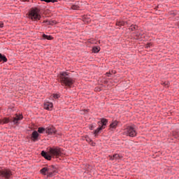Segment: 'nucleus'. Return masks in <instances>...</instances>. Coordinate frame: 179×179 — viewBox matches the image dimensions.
Segmentation results:
<instances>
[{
    "mask_svg": "<svg viewBox=\"0 0 179 179\" xmlns=\"http://www.w3.org/2000/svg\"><path fill=\"white\" fill-rule=\"evenodd\" d=\"M116 26L121 27L122 26H125V21L120 20L116 22Z\"/></svg>",
    "mask_w": 179,
    "mask_h": 179,
    "instance_id": "b1692460",
    "label": "nucleus"
},
{
    "mask_svg": "<svg viewBox=\"0 0 179 179\" xmlns=\"http://www.w3.org/2000/svg\"><path fill=\"white\" fill-rule=\"evenodd\" d=\"M150 45H152V43H148L146 44L145 48H150Z\"/></svg>",
    "mask_w": 179,
    "mask_h": 179,
    "instance_id": "72a5a7b5",
    "label": "nucleus"
},
{
    "mask_svg": "<svg viewBox=\"0 0 179 179\" xmlns=\"http://www.w3.org/2000/svg\"><path fill=\"white\" fill-rule=\"evenodd\" d=\"M12 122V119L9 117H4L0 120V125H3L5 124H10Z\"/></svg>",
    "mask_w": 179,
    "mask_h": 179,
    "instance_id": "ddd939ff",
    "label": "nucleus"
},
{
    "mask_svg": "<svg viewBox=\"0 0 179 179\" xmlns=\"http://www.w3.org/2000/svg\"><path fill=\"white\" fill-rule=\"evenodd\" d=\"M162 86H169L170 85V81H165L162 83Z\"/></svg>",
    "mask_w": 179,
    "mask_h": 179,
    "instance_id": "7c9ffc66",
    "label": "nucleus"
},
{
    "mask_svg": "<svg viewBox=\"0 0 179 179\" xmlns=\"http://www.w3.org/2000/svg\"><path fill=\"white\" fill-rule=\"evenodd\" d=\"M87 170H90L89 173H92V171H94V169H93V166L90 165H87Z\"/></svg>",
    "mask_w": 179,
    "mask_h": 179,
    "instance_id": "c756f323",
    "label": "nucleus"
},
{
    "mask_svg": "<svg viewBox=\"0 0 179 179\" xmlns=\"http://www.w3.org/2000/svg\"><path fill=\"white\" fill-rule=\"evenodd\" d=\"M23 2H30L31 1H33V0H22Z\"/></svg>",
    "mask_w": 179,
    "mask_h": 179,
    "instance_id": "4c0bfd02",
    "label": "nucleus"
},
{
    "mask_svg": "<svg viewBox=\"0 0 179 179\" xmlns=\"http://www.w3.org/2000/svg\"><path fill=\"white\" fill-rule=\"evenodd\" d=\"M100 50H101V48H100V46H93L92 48V52H93L94 54H99V52H100Z\"/></svg>",
    "mask_w": 179,
    "mask_h": 179,
    "instance_id": "f3484780",
    "label": "nucleus"
},
{
    "mask_svg": "<svg viewBox=\"0 0 179 179\" xmlns=\"http://www.w3.org/2000/svg\"><path fill=\"white\" fill-rule=\"evenodd\" d=\"M84 138L87 142L88 143L92 142V138H90V137H89L88 135L84 136Z\"/></svg>",
    "mask_w": 179,
    "mask_h": 179,
    "instance_id": "cd10ccee",
    "label": "nucleus"
},
{
    "mask_svg": "<svg viewBox=\"0 0 179 179\" xmlns=\"http://www.w3.org/2000/svg\"><path fill=\"white\" fill-rule=\"evenodd\" d=\"M27 139H30V136H27Z\"/></svg>",
    "mask_w": 179,
    "mask_h": 179,
    "instance_id": "37998d69",
    "label": "nucleus"
},
{
    "mask_svg": "<svg viewBox=\"0 0 179 179\" xmlns=\"http://www.w3.org/2000/svg\"><path fill=\"white\" fill-rule=\"evenodd\" d=\"M95 91L101 92V87H95Z\"/></svg>",
    "mask_w": 179,
    "mask_h": 179,
    "instance_id": "c9c22d12",
    "label": "nucleus"
},
{
    "mask_svg": "<svg viewBox=\"0 0 179 179\" xmlns=\"http://www.w3.org/2000/svg\"><path fill=\"white\" fill-rule=\"evenodd\" d=\"M1 176L4 177V178L10 179L12 177V171H4L1 173Z\"/></svg>",
    "mask_w": 179,
    "mask_h": 179,
    "instance_id": "f8f14e48",
    "label": "nucleus"
},
{
    "mask_svg": "<svg viewBox=\"0 0 179 179\" xmlns=\"http://www.w3.org/2000/svg\"><path fill=\"white\" fill-rule=\"evenodd\" d=\"M94 128H96V123H92L89 124V129L90 131H93V129H94Z\"/></svg>",
    "mask_w": 179,
    "mask_h": 179,
    "instance_id": "393cba45",
    "label": "nucleus"
},
{
    "mask_svg": "<svg viewBox=\"0 0 179 179\" xmlns=\"http://www.w3.org/2000/svg\"><path fill=\"white\" fill-rule=\"evenodd\" d=\"M172 15H173V16H176V13H173Z\"/></svg>",
    "mask_w": 179,
    "mask_h": 179,
    "instance_id": "c03bdc74",
    "label": "nucleus"
},
{
    "mask_svg": "<svg viewBox=\"0 0 179 179\" xmlns=\"http://www.w3.org/2000/svg\"><path fill=\"white\" fill-rule=\"evenodd\" d=\"M111 73H117V71H115V70H112V71H111Z\"/></svg>",
    "mask_w": 179,
    "mask_h": 179,
    "instance_id": "58836bf2",
    "label": "nucleus"
},
{
    "mask_svg": "<svg viewBox=\"0 0 179 179\" xmlns=\"http://www.w3.org/2000/svg\"><path fill=\"white\" fill-rule=\"evenodd\" d=\"M0 62H3V64H5V62H8V58L5 55L2 53H0Z\"/></svg>",
    "mask_w": 179,
    "mask_h": 179,
    "instance_id": "6ab92c4d",
    "label": "nucleus"
},
{
    "mask_svg": "<svg viewBox=\"0 0 179 179\" xmlns=\"http://www.w3.org/2000/svg\"><path fill=\"white\" fill-rule=\"evenodd\" d=\"M47 135H58L59 136H62V133L58 131V129L54 127V125H49L46 127Z\"/></svg>",
    "mask_w": 179,
    "mask_h": 179,
    "instance_id": "423d86ee",
    "label": "nucleus"
},
{
    "mask_svg": "<svg viewBox=\"0 0 179 179\" xmlns=\"http://www.w3.org/2000/svg\"><path fill=\"white\" fill-rule=\"evenodd\" d=\"M136 37H137V38H143V34H141L139 32H137L136 34Z\"/></svg>",
    "mask_w": 179,
    "mask_h": 179,
    "instance_id": "bb28decb",
    "label": "nucleus"
},
{
    "mask_svg": "<svg viewBox=\"0 0 179 179\" xmlns=\"http://www.w3.org/2000/svg\"><path fill=\"white\" fill-rule=\"evenodd\" d=\"M71 9H72L73 10H79V9H80V6H79V5L78 4H73L71 6Z\"/></svg>",
    "mask_w": 179,
    "mask_h": 179,
    "instance_id": "4be33fe9",
    "label": "nucleus"
},
{
    "mask_svg": "<svg viewBox=\"0 0 179 179\" xmlns=\"http://www.w3.org/2000/svg\"><path fill=\"white\" fill-rule=\"evenodd\" d=\"M3 27V22H0V28L2 29Z\"/></svg>",
    "mask_w": 179,
    "mask_h": 179,
    "instance_id": "e433bc0d",
    "label": "nucleus"
},
{
    "mask_svg": "<svg viewBox=\"0 0 179 179\" xmlns=\"http://www.w3.org/2000/svg\"><path fill=\"white\" fill-rule=\"evenodd\" d=\"M15 117H13L11 119L10 124H13V125H19L20 124V121H22V120H23V115L22 113H15Z\"/></svg>",
    "mask_w": 179,
    "mask_h": 179,
    "instance_id": "0eeeda50",
    "label": "nucleus"
},
{
    "mask_svg": "<svg viewBox=\"0 0 179 179\" xmlns=\"http://www.w3.org/2000/svg\"><path fill=\"white\" fill-rule=\"evenodd\" d=\"M174 138L177 139V138H178V136H175Z\"/></svg>",
    "mask_w": 179,
    "mask_h": 179,
    "instance_id": "ea45409f",
    "label": "nucleus"
},
{
    "mask_svg": "<svg viewBox=\"0 0 179 179\" xmlns=\"http://www.w3.org/2000/svg\"><path fill=\"white\" fill-rule=\"evenodd\" d=\"M42 23H46L48 26H52V24H51V21L48 20H44Z\"/></svg>",
    "mask_w": 179,
    "mask_h": 179,
    "instance_id": "c85d7f7f",
    "label": "nucleus"
},
{
    "mask_svg": "<svg viewBox=\"0 0 179 179\" xmlns=\"http://www.w3.org/2000/svg\"><path fill=\"white\" fill-rule=\"evenodd\" d=\"M82 20L85 23H90L92 22V20L90 19V15H84L82 16Z\"/></svg>",
    "mask_w": 179,
    "mask_h": 179,
    "instance_id": "dca6fc26",
    "label": "nucleus"
},
{
    "mask_svg": "<svg viewBox=\"0 0 179 179\" xmlns=\"http://www.w3.org/2000/svg\"><path fill=\"white\" fill-rule=\"evenodd\" d=\"M91 146H96V143L93 142V140H92V141H90L88 143Z\"/></svg>",
    "mask_w": 179,
    "mask_h": 179,
    "instance_id": "2f4dec72",
    "label": "nucleus"
},
{
    "mask_svg": "<svg viewBox=\"0 0 179 179\" xmlns=\"http://www.w3.org/2000/svg\"><path fill=\"white\" fill-rule=\"evenodd\" d=\"M118 124H120V122L117 120H113V122L110 124L108 131H111L112 132H114L115 129H117V127H118Z\"/></svg>",
    "mask_w": 179,
    "mask_h": 179,
    "instance_id": "9d476101",
    "label": "nucleus"
},
{
    "mask_svg": "<svg viewBox=\"0 0 179 179\" xmlns=\"http://www.w3.org/2000/svg\"><path fill=\"white\" fill-rule=\"evenodd\" d=\"M110 160H113L112 159H113V156H110Z\"/></svg>",
    "mask_w": 179,
    "mask_h": 179,
    "instance_id": "a19ab883",
    "label": "nucleus"
},
{
    "mask_svg": "<svg viewBox=\"0 0 179 179\" xmlns=\"http://www.w3.org/2000/svg\"><path fill=\"white\" fill-rule=\"evenodd\" d=\"M99 127L102 129H106V127L108 124V119H106L105 117H102L100 119V121L97 122Z\"/></svg>",
    "mask_w": 179,
    "mask_h": 179,
    "instance_id": "1a4fd4ad",
    "label": "nucleus"
},
{
    "mask_svg": "<svg viewBox=\"0 0 179 179\" xmlns=\"http://www.w3.org/2000/svg\"><path fill=\"white\" fill-rule=\"evenodd\" d=\"M69 73L66 71H61L58 75L57 78L59 82H60L62 86H65L66 87H72L73 83H75V80L69 77Z\"/></svg>",
    "mask_w": 179,
    "mask_h": 179,
    "instance_id": "f03ea898",
    "label": "nucleus"
},
{
    "mask_svg": "<svg viewBox=\"0 0 179 179\" xmlns=\"http://www.w3.org/2000/svg\"><path fill=\"white\" fill-rule=\"evenodd\" d=\"M40 136H41V135L38 134L37 130H34L30 135V140L31 142H38L41 139Z\"/></svg>",
    "mask_w": 179,
    "mask_h": 179,
    "instance_id": "6e6552de",
    "label": "nucleus"
},
{
    "mask_svg": "<svg viewBox=\"0 0 179 179\" xmlns=\"http://www.w3.org/2000/svg\"><path fill=\"white\" fill-rule=\"evenodd\" d=\"M101 131H103V129L99 126L97 129L92 132L93 135H94V138H97L99 134H101Z\"/></svg>",
    "mask_w": 179,
    "mask_h": 179,
    "instance_id": "2eb2a0df",
    "label": "nucleus"
},
{
    "mask_svg": "<svg viewBox=\"0 0 179 179\" xmlns=\"http://www.w3.org/2000/svg\"><path fill=\"white\" fill-rule=\"evenodd\" d=\"M138 27L136 24H131L129 28V30H131V31H135V30H138Z\"/></svg>",
    "mask_w": 179,
    "mask_h": 179,
    "instance_id": "412c9836",
    "label": "nucleus"
},
{
    "mask_svg": "<svg viewBox=\"0 0 179 179\" xmlns=\"http://www.w3.org/2000/svg\"><path fill=\"white\" fill-rule=\"evenodd\" d=\"M178 26H179V22H178Z\"/></svg>",
    "mask_w": 179,
    "mask_h": 179,
    "instance_id": "49530a36",
    "label": "nucleus"
},
{
    "mask_svg": "<svg viewBox=\"0 0 179 179\" xmlns=\"http://www.w3.org/2000/svg\"><path fill=\"white\" fill-rule=\"evenodd\" d=\"M43 107L45 110H48V111H52L54 108V104L51 102H45L43 103Z\"/></svg>",
    "mask_w": 179,
    "mask_h": 179,
    "instance_id": "9b49d317",
    "label": "nucleus"
},
{
    "mask_svg": "<svg viewBox=\"0 0 179 179\" xmlns=\"http://www.w3.org/2000/svg\"><path fill=\"white\" fill-rule=\"evenodd\" d=\"M64 150L59 148V146H52L48 147V152L45 150H42L41 152V155L42 157H44L45 160H51V159H58L59 157H62V155H64Z\"/></svg>",
    "mask_w": 179,
    "mask_h": 179,
    "instance_id": "f257e3e1",
    "label": "nucleus"
},
{
    "mask_svg": "<svg viewBox=\"0 0 179 179\" xmlns=\"http://www.w3.org/2000/svg\"><path fill=\"white\" fill-rule=\"evenodd\" d=\"M39 135H41V134H44V132H47V127H40L38 128V130L36 131Z\"/></svg>",
    "mask_w": 179,
    "mask_h": 179,
    "instance_id": "a211bd4d",
    "label": "nucleus"
},
{
    "mask_svg": "<svg viewBox=\"0 0 179 179\" xmlns=\"http://www.w3.org/2000/svg\"><path fill=\"white\" fill-rule=\"evenodd\" d=\"M30 131H31V130H27L28 132H30Z\"/></svg>",
    "mask_w": 179,
    "mask_h": 179,
    "instance_id": "a18cd8bd",
    "label": "nucleus"
},
{
    "mask_svg": "<svg viewBox=\"0 0 179 179\" xmlns=\"http://www.w3.org/2000/svg\"><path fill=\"white\" fill-rule=\"evenodd\" d=\"M41 2H45L46 3H55V2H58V0H39Z\"/></svg>",
    "mask_w": 179,
    "mask_h": 179,
    "instance_id": "5701e85b",
    "label": "nucleus"
},
{
    "mask_svg": "<svg viewBox=\"0 0 179 179\" xmlns=\"http://www.w3.org/2000/svg\"><path fill=\"white\" fill-rule=\"evenodd\" d=\"M123 135L130 136V138H135L138 135V131H136L134 127L127 126L123 132Z\"/></svg>",
    "mask_w": 179,
    "mask_h": 179,
    "instance_id": "39448f33",
    "label": "nucleus"
},
{
    "mask_svg": "<svg viewBox=\"0 0 179 179\" xmlns=\"http://www.w3.org/2000/svg\"><path fill=\"white\" fill-rule=\"evenodd\" d=\"M122 155H120V154H114L113 155V159L112 160H120L121 159H122Z\"/></svg>",
    "mask_w": 179,
    "mask_h": 179,
    "instance_id": "aec40b11",
    "label": "nucleus"
},
{
    "mask_svg": "<svg viewBox=\"0 0 179 179\" xmlns=\"http://www.w3.org/2000/svg\"><path fill=\"white\" fill-rule=\"evenodd\" d=\"M50 23H51V24H52V26H54V24H57V21H55V20H50Z\"/></svg>",
    "mask_w": 179,
    "mask_h": 179,
    "instance_id": "473e14b6",
    "label": "nucleus"
},
{
    "mask_svg": "<svg viewBox=\"0 0 179 179\" xmlns=\"http://www.w3.org/2000/svg\"><path fill=\"white\" fill-rule=\"evenodd\" d=\"M45 166H47L43 167L40 170V173L42 176H46L47 178H52V177L58 174L59 165L55 164L48 166L46 164Z\"/></svg>",
    "mask_w": 179,
    "mask_h": 179,
    "instance_id": "7ed1b4c3",
    "label": "nucleus"
},
{
    "mask_svg": "<svg viewBox=\"0 0 179 179\" xmlns=\"http://www.w3.org/2000/svg\"><path fill=\"white\" fill-rule=\"evenodd\" d=\"M124 22H125V24H128V22L124 21Z\"/></svg>",
    "mask_w": 179,
    "mask_h": 179,
    "instance_id": "79ce46f5",
    "label": "nucleus"
},
{
    "mask_svg": "<svg viewBox=\"0 0 179 179\" xmlns=\"http://www.w3.org/2000/svg\"><path fill=\"white\" fill-rule=\"evenodd\" d=\"M52 98L55 99L56 100L59 99V97H61V94H53L52 95Z\"/></svg>",
    "mask_w": 179,
    "mask_h": 179,
    "instance_id": "a878e982",
    "label": "nucleus"
},
{
    "mask_svg": "<svg viewBox=\"0 0 179 179\" xmlns=\"http://www.w3.org/2000/svg\"><path fill=\"white\" fill-rule=\"evenodd\" d=\"M106 75L108 77V78H111V72H107L106 73Z\"/></svg>",
    "mask_w": 179,
    "mask_h": 179,
    "instance_id": "f704fd0d",
    "label": "nucleus"
},
{
    "mask_svg": "<svg viewBox=\"0 0 179 179\" xmlns=\"http://www.w3.org/2000/svg\"><path fill=\"white\" fill-rule=\"evenodd\" d=\"M28 19L32 22L41 20V9L38 7H31L27 13Z\"/></svg>",
    "mask_w": 179,
    "mask_h": 179,
    "instance_id": "20e7f679",
    "label": "nucleus"
},
{
    "mask_svg": "<svg viewBox=\"0 0 179 179\" xmlns=\"http://www.w3.org/2000/svg\"><path fill=\"white\" fill-rule=\"evenodd\" d=\"M41 37L42 38H41V40H49V41L54 40V37L52 36L47 35L43 32H42Z\"/></svg>",
    "mask_w": 179,
    "mask_h": 179,
    "instance_id": "4468645a",
    "label": "nucleus"
}]
</instances>
